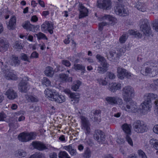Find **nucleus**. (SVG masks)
Returning a JSON list of instances; mask_svg holds the SVG:
<instances>
[{"mask_svg": "<svg viewBox=\"0 0 158 158\" xmlns=\"http://www.w3.org/2000/svg\"><path fill=\"white\" fill-rule=\"evenodd\" d=\"M123 98L126 102L125 106H122L121 109L128 112L135 113L138 111V107L135 103L131 99L135 94L134 89L130 86H125L123 89Z\"/></svg>", "mask_w": 158, "mask_h": 158, "instance_id": "f257e3e1", "label": "nucleus"}, {"mask_svg": "<svg viewBox=\"0 0 158 158\" xmlns=\"http://www.w3.org/2000/svg\"><path fill=\"white\" fill-rule=\"evenodd\" d=\"M44 92L47 98L50 100L59 103H62L65 101L64 97L59 95V93L54 89H47Z\"/></svg>", "mask_w": 158, "mask_h": 158, "instance_id": "f03ea898", "label": "nucleus"}, {"mask_svg": "<svg viewBox=\"0 0 158 158\" xmlns=\"http://www.w3.org/2000/svg\"><path fill=\"white\" fill-rule=\"evenodd\" d=\"M44 92L47 98L50 100L59 103H62L65 101L64 97L59 95V93L54 89H47Z\"/></svg>", "mask_w": 158, "mask_h": 158, "instance_id": "7ed1b4c3", "label": "nucleus"}, {"mask_svg": "<svg viewBox=\"0 0 158 158\" xmlns=\"http://www.w3.org/2000/svg\"><path fill=\"white\" fill-rule=\"evenodd\" d=\"M133 127L135 131L137 133H143L148 130L146 123L142 121L136 120L133 124Z\"/></svg>", "mask_w": 158, "mask_h": 158, "instance_id": "20e7f679", "label": "nucleus"}, {"mask_svg": "<svg viewBox=\"0 0 158 158\" xmlns=\"http://www.w3.org/2000/svg\"><path fill=\"white\" fill-rule=\"evenodd\" d=\"M140 27L143 34L146 36H149L151 34L152 31L149 22L147 19H145L140 21Z\"/></svg>", "mask_w": 158, "mask_h": 158, "instance_id": "39448f33", "label": "nucleus"}, {"mask_svg": "<svg viewBox=\"0 0 158 158\" xmlns=\"http://www.w3.org/2000/svg\"><path fill=\"white\" fill-rule=\"evenodd\" d=\"M36 135L34 132L20 133L18 136L19 140L22 142H27L30 140L34 139Z\"/></svg>", "mask_w": 158, "mask_h": 158, "instance_id": "423d86ee", "label": "nucleus"}, {"mask_svg": "<svg viewBox=\"0 0 158 158\" xmlns=\"http://www.w3.org/2000/svg\"><path fill=\"white\" fill-rule=\"evenodd\" d=\"M29 78L28 77H24L20 82L18 85V88L20 91L22 93H26L30 88L29 85L28 81Z\"/></svg>", "mask_w": 158, "mask_h": 158, "instance_id": "0eeeda50", "label": "nucleus"}, {"mask_svg": "<svg viewBox=\"0 0 158 158\" xmlns=\"http://www.w3.org/2000/svg\"><path fill=\"white\" fill-rule=\"evenodd\" d=\"M131 125L130 124H124L122 126V128L126 134V139L128 143L131 146H133V143L130 137L131 134Z\"/></svg>", "mask_w": 158, "mask_h": 158, "instance_id": "6e6552de", "label": "nucleus"}, {"mask_svg": "<svg viewBox=\"0 0 158 158\" xmlns=\"http://www.w3.org/2000/svg\"><path fill=\"white\" fill-rule=\"evenodd\" d=\"M115 13L120 16H125L129 14V11L124 6L120 4H118L114 7Z\"/></svg>", "mask_w": 158, "mask_h": 158, "instance_id": "1a4fd4ad", "label": "nucleus"}, {"mask_svg": "<svg viewBox=\"0 0 158 158\" xmlns=\"http://www.w3.org/2000/svg\"><path fill=\"white\" fill-rule=\"evenodd\" d=\"M81 129L83 130L85 135L88 136L90 134L91 129L90 124L89 121L84 117L81 118Z\"/></svg>", "mask_w": 158, "mask_h": 158, "instance_id": "9d476101", "label": "nucleus"}, {"mask_svg": "<svg viewBox=\"0 0 158 158\" xmlns=\"http://www.w3.org/2000/svg\"><path fill=\"white\" fill-rule=\"evenodd\" d=\"M105 99L109 104L111 105L118 104L121 108L122 106H125L124 104L123 105V102L122 98L118 96L108 97H106Z\"/></svg>", "mask_w": 158, "mask_h": 158, "instance_id": "9b49d317", "label": "nucleus"}, {"mask_svg": "<svg viewBox=\"0 0 158 158\" xmlns=\"http://www.w3.org/2000/svg\"><path fill=\"white\" fill-rule=\"evenodd\" d=\"M64 92L70 98L72 104H74L78 102L80 96L79 93H72L69 89L65 90Z\"/></svg>", "mask_w": 158, "mask_h": 158, "instance_id": "f8f14e48", "label": "nucleus"}, {"mask_svg": "<svg viewBox=\"0 0 158 158\" xmlns=\"http://www.w3.org/2000/svg\"><path fill=\"white\" fill-rule=\"evenodd\" d=\"M117 73L118 77L121 79H123L125 77L129 78L133 76L131 73L128 72L127 70L120 67L117 69Z\"/></svg>", "mask_w": 158, "mask_h": 158, "instance_id": "ddd939ff", "label": "nucleus"}, {"mask_svg": "<svg viewBox=\"0 0 158 158\" xmlns=\"http://www.w3.org/2000/svg\"><path fill=\"white\" fill-rule=\"evenodd\" d=\"M97 5L100 8L108 10L111 8V1L110 0H98Z\"/></svg>", "mask_w": 158, "mask_h": 158, "instance_id": "4468645a", "label": "nucleus"}, {"mask_svg": "<svg viewBox=\"0 0 158 158\" xmlns=\"http://www.w3.org/2000/svg\"><path fill=\"white\" fill-rule=\"evenodd\" d=\"M34 148L42 151L48 149V148L43 143L38 141H33L31 143Z\"/></svg>", "mask_w": 158, "mask_h": 158, "instance_id": "2eb2a0df", "label": "nucleus"}, {"mask_svg": "<svg viewBox=\"0 0 158 158\" xmlns=\"http://www.w3.org/2000/svg\"><path fill=\"white\" fill-rule=\"evenodd\" d=\"M104 135L102 131L100 130L95 131L93 137L94 139L100 142L102 141H103L105 140Z\"/></svg>", "mask_w": 158, "mask_h": 158, "instance_id": "dca6fc26", "label": "nucleus"}, {"mask_svg": "<svg viewBox=\"0 0 158 158\" xmlns=\"http://www.w3.org/2000/svg\"><path fill=\"white\" fill-rule=\"evenodd\" d=\"M9 47V43L5 39L0 38V52H4L6 51Z\"/></svg>", "mask_w": 158, "mask_h": 158, "instance_id": "f3484780", "label": "nucleus"}, {"mask_svg": "<svg viewBox=\"0 0 158 158\" xmlns=\"http://www.w3.org/2000/svg\"><path fill=\"white\" fill-rule=\"evenodd\" d=\"M147 102L144 101L139 106V108L141 110V112L143 114L146 113L152 107L151 104L148 102Z\"/></svg>", "mask_w": 158, "mask_h": 158, "instance_id": "a211bd4d", "label": "nucleus"}, {"mask_svg": "<svg viewBox=\"0 0 158 158\" xmlns=\"http://www.w3.org/2000/svg\"><path fill=\"white\" fill-rule=\"evenodd\" d=\"M10 65L15 67L18 66L20 64V60L17 56L15 55H12L9 61Z\"/></svg>", "mask_w": 158, "mask_h": 158, "instance_id": "6ab92c4d", "label": "nucleus"}, {"mask_svg": "<svg viewBox=\"0 0 158 158\" xmlns=\"http://www.w3.org/2000/svg\"><path fill=\"white\" fill-rule=\"evenodd\" d=\"M23 27L25 29L29 30V31H37L39 28V25L35 26L30 24V22L29 21H27L25 23L23 26Z\"/></svg>", "mask_w": 158, "mask_h": 158, "instance_id": "aec40b11", "label": "nucleus"}, {"mask_svg": "<svg viewBox=\"0 0 158 158\" xmlns=\"http://www.w3.org/2000/svg\"><path fill=\"white\" fill-rule=\"evenodd\" d=\"M157 98V95L153 93H147L144 95V101L151 104L152 100L156 99Z\"/></svg>", "mask_w": 158, "mask_h": 158, "instance_id": "412c9836", "label": "nucleus"}, {"mask_svg": "<svg viewBox=\"0 0 158 158\" xmlns=\"http://www.w3.org/2000/svg\"><path fill=\"white\" fill-rule=\"evenodd\" d=\"M79 10L80 11L79 18L81 19L87 15L88 12L87 9L82 4H79Z\"/></svg>", "mask_w": 158, "mask_h": 158, "instance_id": "4be33fe9", "label": "nucleus"}, {"mask_svg": "<svg viewBox=\"0 0 158 158\" xmlns=\"http://www.w3.org/2000/svg\"><path fill=\"white\" fill-rule=\"evenodd\" d=\"M59 77L60 81L63 82H70L72 81V78L69 77V75L65 73H61L59 75Z\"/></svg>", "mask_w": 158, "mask_h": 158, "instance_id": "5701e85b", "label": "nucleus"}, {"mask_svg": "<svg viewBox=\"0 0 158 158\" xmlns=\"http://www.w3.org/2000/svg\"><path fill=\"white\" fill-rule=\"evenodd\" d=\"M101 110H93L91 112V115L92 116L90 117L93 120L95 121H98V116L101 114Z\"/></svg>", "mask_w": 158, "mask_h": 158, "instance_id": "b1692460", "label": "nucleus"}, {"mask_svg": "<svg viewBox=\"0 0 158 158\" xmlns=\"http://www.w3.org/2000/svg\"><path fill=\"white\" fill-rule=\"evenodd\" d=\"M65 149L68 151L72 156H74L77 154L76 149L74 147L72 146L71 145L65 146L64 147Z\"/></svg>", "mask_w": 158, "mask_h": 158, "instance_id": "393cba45", "label": "nucleus"}, {"mask_svg": "<svg viewBox=\"0 0 158 158\" xmlns=\"http://www.w3.org/2000/svg\"><path fill=\"white\" fill-rule=\"evenodd\" d=\"M7 97L11 99H14L17 97L16 93L12 89H9L6 92Z\"/></svg>", "mask_w": 158, "mask_h": 158, "instance_id": "a878e982", "label": "nucleus"}, {"mask_svg": "<svg viewBox=\"0 0 158 158\" xmlns=\"http://www.w3.org/2000/svg\"><path fill=\"white\" fill-rule=\"evenodd\" d=\"M107 20L111 24H114V23L117 22V19L114 17L110 15H105L101 19V20Z\"/></svg>", "mask_w": 158, "mask_h": 158, "instance_id": "bb28decb", "label": "nucleus"}, {"mask_svg": "<svg viewBox=\"0 0 158 158\" xmlns=\"http://www.w3.org/2000/svg\"><path fill=\"white\" fill-rule=\"evenodd\" d=\"M121 84L120 83H112L110 84L109 89L111 92H115L116 90L120 89Z\"/></svg>", "mask_w": 158, "mask_h": 158, "instance_id": "cd10ccee", "label": "nucleus"}, {"mask_svg": "<svg viewBox=\"0 0 158 158\" xmlns=\"http://www.w3.org/2000/svg\"><path fill=\"white\" fill-rule=\"evenodd\" d=\"M16 22V18L15 16H13L10 19L9 24L7 25L8 28L10 30L14 29L15 28Z\"/></svg>", "mask_w": 158, "mask_h": 158, "instance_id": "c85d7f7f", "label": "nucleus"}, {"mask_svg": "<svg viewBox=\"0 0 158 158\" xmlns=\"http://www.w3.org/2000/svg\"><path fill=\"white\" fill-rule=\"evenodd\" d=\"M110 56V61L113 62H116L119 59V55L118 53H116L115 52L110 51L109 52Z\"/></svg>", "mask_w": 158, "mask_h": 158, "instance_id": "c756f323", "label": "nucleus"}, {"mask_svg": "<svg viewBox=\"0 0 158 158\" xmlns=\"http://www.w3.org/2000/svg\"><path fill=\"white\" fill-rule=\"evenodd\" d=\"M150 66H148V65L144 66H146L145 70L141 69L140 71L141 73L144 75L147 76L148 74L152 72V69Z\"/></svg>", "mask_w": 158, "mask_h": 158, "instance_id": "7c9ffc66", "label": "nucleus"}, {"mask_svg": "<svg viewBox=\"0 0 158 158\" xmlns=\"http://www.w3.org/2000/svg\"><path fill=\"white\" fill-rule=\"evenodd\" d=\"M135 7L139 10L144 12L146 10V6L144 4H143L140 2H138L135 5Z\"/></svg>", "mask_w": 158, "mask_h": 158, "instance_id": "2f4dec72", "label": "nucleus"}, {"mask_svg": "<svg viewBox=\"0 0 158 158\" xmlns=\"http://www.w3.org/2000/svg\"><path fill=\"white\" fill-rule=\"evenodd\" d=\"M54 71L52 67L48 66L45 71V73L48 77H52L54 74Z\"/></svg>", "mask_w": 158, "mask_h": 158, "instance_id": "473e14b6", "label": "nucleus"}, {"mask_svg": "<svg viewBox=\"0 0 158 158\" xmlns=\"http://www.w3.org/2000/svg\"><path fill=\"white\" fill-rule=\"evenodd\" d=\"M82 155L84 158H90L91 156L92 153L90 149L88 147L85 148Z\"/></svg>", "mask_w": 158, "mask_h": 158, "instance_id": "72a5a7b5", "label": "nucleus"}, {"mask_svg": "<svg viewBox=\"0 0 158 158\" xmlns=\"http://www.w3.org/2000/svg\"><path fill=\"white\" fill-rule=\"evenodd\" d=\"M81 84V82L79 80H77L72 85L71 89L74 91H77L79 89L80 86Z\"/></svg>", "mask_w": 158, "mask_h": 158, "instance_id": "f704fd0d", "label": "nucleus"}, {"mask_svg": "<svg viewBox=\"0 0 158 158\" xmlns=\"http://www.w3.org/2000/svg\"><path fill=\"white\" fill-rule=\"evenodd\" d=\"M30 158H46L45 154L41 152H36L32 155Z\"/></svg>", "mask_w": 158, "mask_h": 158, "instance_id": "c9c22d12", "label": "nucleus"}, {"mask_svg": "<svg viewBox=\"0 0 158 158\" xmlns=\"http://www.w3.org/2000/svg\"><path fill=\"white\" fill-rule=\"evenodd\" d=\"M128 33L131 35H134L135 37L141 38L142 34L137 31H135L133 30H129Z\"/></svg>", "mask_w": 158, "mask_h": 158, "instance_id": "e433bc0d", "label": "nucleus"}, {"mask_svg": "<svg viewBox=\"0 0 158 158\" xmlns=\"http://www.w3.org/2000/svg\"><path fill=\"white\" fill-rule=\"evenodd\" d=\"M74 69L76 70H80L83 73L85 70V67L81 64H74Z\"/></svg>", "mask_w": 158, "mask_h": 158, "instance_id": "4c0bfd02", "label": "nucleus"}, {"mask_svg": "<svg viewBox=\"0 0 158 158\" xmlns=\"http://www.w3.org/2000/svg\"><path fill=\"white\" fill-rule=\"evenodd\" d=\"M150 144L156 150H158V140L157 139H151L150 140Z\"/></svg>", "mask_w": 158, "mask_h": 158, "instance_id": "58836bf2", "label": "nucleus"}, {"mask_svg": "<svg viewBox=\"0 0 158 158\" xmlns=\"http://www.w3.org/2000/svg\"><path fill=\"white\" fill-rule=\"evenodd\" d=\"M5 76L6 79L8 80H15L17 79L16 75L11 72H9L7 74H6Z\"/></svg>", "mask_w": 158, "mask_h": 158, "instance_id": "ea45409f", "label": "nucleus"}, {"mask_svg": "<svg viewBox=\"0 0 158 158\" xmlns=\"http://www.w3.org/2000/svg\"><path fill=\"white\" fill-rule=\"evenodd\" d=\"M143 65L144 66L148 65V66L150 65V67H151V68L152 69V70L154 71H155L157 73L158 72V67H157V65L155 66V64L153 63H152V64H151V63L149 62H146L143 64Z\"/></svg>", "mask_w": 158, "mask_h": 158, "instance_id": "a19ab883", "label": "nucleus"}, {"mask_svg": "<svg viewBox=\"0 0 158 158\" xmlns=\"http://www.w3.org/2000/svg\"><path fill=\"white\" fill-rule=\"evenodd\" d=\"M23 47V44L19 41H16L14 43V48L16 49H21Z\"/></svg>", "mask_w": 158, "mask_h": 158, "instance_id": "79ce46f5", "label": "nucleus"}, {"mask_svg": "<svg viewBox=\"0 0 158 158\" xmlns=\"http://www.w3.org/2000/svg\"><path fill=\"white\" fill-rule=\"evenodd\" d=\"M20 58L21 59L23 60L27 61L29 63L31 62V61L30 60V57H28L27 56V54L24 53H22L21 54Z\"/></svg>", "mask_w": 158, "mask_h": 158, "instance_id": "37998d69", "label": "nucleus"}, {"mask_svg": "<svg viewBox=\"0 0 158 158\" xmlns=\"http://www.w3.org/2000/svg\"><path fill=\"white\" fill-rule=\"evenodd\" d=\"M58 156L59 158H70L67 153L64 151L60 152Z\"/></svg>", "mask_w": 158, "mask_h": 158, "instance_id": "c03bdc74", "label": "nucleus"}, {"mask_svg": "<svg viewBox=\"0 0 158 158\" xmlns=\"http://www.w3.org/2000/svg\"><path fill=\"white\" fill-rule=\"evenodd\" d=\"M35 35L37 37L38 40H40L41 39H44L46 40H48V38L46 36V35L44 34L41 33L39 32L38 34H35L34 35L35 36Z\"/></svg>", "mask_w": 158, "mask_h": 158, "instance_id": "a18cd8bd", "label": "nucleus"}, {"mask_svg": "<svg viewBox=\"0 0 158 158\" xmlns=\"http://www.w3.org/2000/svg\"><path fill=\"white\" fill-rule=\"evenodd\" d=\"M43 85H45L46 86H48L51 85V81L49 79L46 77H44L42 81Z\"/></svg>", "mask_w": 158, "mask_h": 158, "instance_id": "49530a36", "label": "nucleus"}, {"mask_svg": "<svg viewBox=\"0 0 158 158\" xmlns=\"http://www.w3.org/2000/svg\"><path fill=\"white\" fill-rule=\"evenodd\" d=\"M17 153L16 154L17 156H19L21 157H24L26 155V152L22 149H19L16 152Z\"/></svg>", "mask_w": 158, "mask_h": 158, "instance_id": "de8ad7c7", "label": "nucleus"}, {"mask_svg": "<svg viewBox=\"0 0 158 158\" xmlns=\"http://www.w3.org/2000/svg\"><path fill=\"white\" fill-rule=\"evenodd\" d=\"M153 27L155 31L158 32V19L154 20L152 23Z\"/></svg>", "mask_w": 158, "mask_h": 158, "instance_id": "09e8293b", "label": "nucleus"}, {"mask_svg": "<svg viewBox=\"0 0 158 158\" xmlns=\"http://www.w3.org/2000/svg\"><path fill=\"white\" fill-rule=\"evenodd\" d=\"M10 67L8 64H5L3 65L2 68V71L5 73L8 72L10 71Z\"/></svg>", "mask_w": 158, "mask_h": 158, "instance_id": "8fccbe9b", "label": "nucleus"}, {"mask_svg": "<svg viewBox=\"0 0 158 158\" xmlns=\"http://www.w3.org/2000/svg\"><path fill=\"white\" fill-rule=\"evenodd\" d=\"M28 99L32 102H37L38 101V99L36 97L32 95L28 96Z\"/></svg>", "mask_w": 158, "mask_h": 158, "instance_id": "3c124183", "label": "nucleus"}, {"mask_svg": "<svg viewBox=\"0 0 158 158\" xmlns=\"http://www.w3.org/2000/svg\"><path fill=\"white\" fill-rule=\"evenodd\" d=\"M97 71L98 73L100 74H103L107 71L104 68H103L101 66H98V67Z\"/></svg>", "mask_w": 158, "mask_h": 158, "instance_id": "603ef678", "label": "nucleus"}, {"mask_svg": "<svg viewBox=\"0 0 158 158\" xmlns=\"http://www.w3.org/2000/svg\"><path fill=\"white\" fill-rule=\"evenodd\" d=\"M101 65L102 66V67L104 68L107 71L108 69L109 64L107 63L106 60H105V61H103L101 63Z\"/></svg>", "mask_w": 158, "mask_h": 158, "instance_id": "864d4df0", "label": "nucleus"}, {"mask_svg": "<svg viewBox=\"0 0 158 158\" xmlns=\"http://www.w3.org/2000/svg\"><path fill=\"white\" fill-rule=\"evenodd\" d=\"M96 59L98 60L99 62H100L101 63L103 61H105L106 60L105 58L101 56L99 54H98L96 55Z\"/></svg>", "mask_w": 158, "mask_h": 158, "instance_id": "5fc2aeb1", "label": "nucleus"}, {"mask_svg": "<svg viewBox=\"0 0 158 158\" xmlns=\"http://www.w3.org/2000/svg\"><path fill=\"white\" fill-rule=\"evenodd\" d=\"M107 25H108V23L106 22H102L99 23L98 25L99 30L100 31H102L103 29V27Z\"/></svg>", "mask_w": 158, "mask_h": 158, "instance_id": "6e6d98bb", "label": "nucleus"}, {"mask_svg": "<svg viewBox=\"0 0 158 158\" xmlns=\"http://www.w3.org/2000/svg\"><path fill=\"white\" fill-rule=\"evenodd\" d=\"M47 26H48V25H47L46 23V21L44 23H43L41 25V30L43 32H44L46 30H48Z\"/></svg>", "mask_w": 158, "mask_h": 158, "instance_id": "4d7b16f0", "label": "nucleus"}, {"mask_svg": "<svg viewBox=\"0 0 158 158\" xmlns=\"http://www.w3.org/2000/svg\"><path fill=\"white\" fill-rule=\"evenodd\" d=\"M97 80L98 81L100 85H106L107 84V82L105 80H103L102 79H97Z\"/></svg>", "mask_w": 158, "mask_h": 158, "instance_id": "13d9d810", "label": "nucleus"}, {"mask_svg": "<svg viewBox=\"0 0 158 158\" xmlns=\"http://www.w3.org/2000/svg\"><path fill=\"white\" fill-rule=\"evenodd\" d=\"M127 38L125 35H123L120 37L119 39V42L121 43H124L126 41Z\"/></svg>", "mask_w": 158, "mask_h": 158, "instance_id": "bf43d9fd", "label": "nucleus"}, {"mask_svg": "<svg viewBox=\"0 0 158 158\" xmlns=\"http://www.w3.org/2000/svg\"><path fill=\"white\" fill-rule=\"evenodd\" d=\"M6 117V115L4 112H2L0 113V121H4Z\"/></svg>", "mask_w": 158, "mask_h": 158, "instance_id": "052dcab7", "label": "nucleus"}, {"mask_svg": "<svg viewBox=\"0 0 158 158\" xmlns=\"http://www.w3.org/2000/svg\"><path fill=\"white\" fill-rule=\"evenodd\" d=\"M39 54L36 52H33L30 56V59L34 58H37L38 57Z\"/></svg>", "mask_w": 158, "mask_h": 158, "instance_id": "680f3d73", "label": "nucleus"}, {"mask_svg": "<svg viewBox=\"0 0 158 158\" xmlns=\"http://www.w3.org/2000/svg\"><path fill=\"white\" fill-rule=\"evenodd\" d=\"M62 64L67 67H69L71 65V64L69 61L67 60H63L62 61Z\"/></svg>", "mask_w": 158, "mask_h": 158, "instance_id": "e2e57ef3", "label": "nucleus"}, {"mask_svg": "<svg viewBox=\"0 0 158 158\" xmlns=\"http://www.w3.org/2000/svg\"><path fill=\"white\" fill-rule=\"evenodd\" d=\"M107 73L108 76L110 79H113L115 78V76L113 73L108 72Z\"/></svg>", "mask_w": 158, "mask_h": 158, "instance_id": "0e129e2a", "label": "nucleus"}, {"mask_svg": "<svg viewBox=\"0 0 158 158\" xmlns=\"http://www.w3.org/2000/svg\"><path fill=\"white\" fill-rule=\"evenodd\" d=\"M139 155L141 156L142 158H147V157L144 153L141 150L139 151Z\"/></svg>", "mask_w": 158, "mask_h": 158, "instance_id": "69168bd1", "label": "nucleus"}, {"mask_svg": "<svg viewBox=\"0 0 158 158\" xmlns=\"http://www.w3.org/2000/svg\"><path fill=\"white\" fill-rule=\"evenodd\" d=\"M153 130L154 132L158 134V125H156L154 126L153 127Z\"/></svg>", "mask_w": 158, "mask_h": 158, "instance_id": "338daca9", "label": "nucleus"}, {"mask_svg": "<svg viewBox=\"0 0 158 158\" xmlns=\"http://www.w3.org/2000/svg\"><path fill=\"white\" fill-rule=\"evenodd\" d=\"M46 23L47 25H48V26H47L48 29H53V26L52 24L50 23L48 21H46Z\"/></svg>", "mask_w": 158, "mask_h": 158, "instance_id": "774afa93", "label": "nucleus"}]
</instances>
